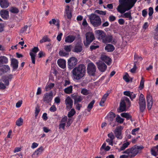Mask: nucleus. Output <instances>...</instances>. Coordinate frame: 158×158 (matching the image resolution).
Segmentation results:
<instances>
[{
  "mask_svg": "<svg viewBox=\"0 0 158 158\" xmlns=\"http://www.w3.org/2000/svg\"><path fill=\"white\" fill-rule=\"evenodd\" d=\"M137 0H119V5L117 8L118 11L121 14L130 10L134 6Z\"/></svg>",
  "mask_w": 158,
  "mask_h": 158,
  "instance_id": "nucleus-1",
  "label": "nucleus"
},
{
  "mask_svg": "<svg viewBox=\"0 0 158 158\" xmlns=\"http://www.w3.org/2000/svg\"><path fill=\"white\" fill-rule=\"evenodd\" d=\"M86 67L84 64H80L77 67L74 68L72 72L74 78L79 80L83 77L85 75Z\"/></svg>",
  "mask_w": 158,
  "mask_h": 158,
  "instance_id": "nucleus-2",
  "label": "nucleus"
},
{
  "mask_svg": "<svg viewBox=\"0 0 158 158\" xmlns=\"http://www.w3.org/2000/svg\"><path fill=\"white\" fill-rule=\"evenodd\" d=\"M91 24L94 27H98L102 24V20L100 17L94 13L88 16Z\"/></svg>",
  "mask_w": 158,
  "mask_h": 158,
  "instance_id": "nucleus-3",
  "label": "nucleus"
},
{
  "mask_svg": "<svg viewBox=\"0 0 158 158\" xmlns=\"http://www.w3.org/2000/svg\"><path fill=\"white\" fill-rule=\"evenodd\" d=\"M87 72L91 76H94L96 71V66L92 63L90 62L87 64Z\"/></svg>",
  "mask_w": 158,
  "mask_h": 158,
  "instance_id": "nucleus-4",
  "label": "nucleus"
},
{
  "mask_svg": "<svg viewBox=\"0 0 158 158\" xmlns=\"http://www.w3.org/2000/svg\"><path fill=\"white\" fill-rule=\"evenodd\" d=\"M86 41L84 42V45L88 47L89 45L94 39V34L92 32H87L85 34Z\"/></svg>",
  "mask_w": 158,
  "mask_h": 158,
  "instance_id": "nucleus-5",
  "label": "nucleus"
},
{
  "mask_svg": "<svg viewBox=\"0 0 158 158\" xmlns=\"http://www.w3.org/2000/svg\"><path fill=\"white\" fill-rule=\"evenodd\" d=\"M115 116V114L113 112L109 113L107 116L109 124L113 127H114L116 125V121L114 119Z\"/></svg>",
  "mask_w": 158,
  "mask_h": 158,
  "instance_id": "nucleus-6",
  "label": "nucleus"
},
{
  "mask_svg": "<svg viewBox=\"0 0 158 158\" xmlns=\"http://www.w3.org/2000/svg\"><path fill=\"white\" fill-rule=\"evenodd\" d=\"M139 103L140 111L143 112L146 108V102L144 96L142 94L140 95Z\"/></svg>",
  "mask_w": 158,
  "mask_h": 158,
  "instance_id": "nucleus-7",
  "label": "nucleus"
},
{
  "mask_svg": "<svg viewBox=\"0 0 158 158\" xmlns=\"http://www.w3.org/2000/svg\"><path fill=\"white\" fill-rule=\"evenodd\" d=\"M123 127L120 126L117 127L114 131L115 136L118 139H121L123 138L122 131Z\"/></svg>",
  "mask_w": 158,
  "mask_h": 158,
  "instance_id": "nucleus-8",
  "label": "nucleus"
},
{
  "mask_svg": "<svg viewBox=\"0 0 158 158\" xmlns=\"http://www.w3.org/2000/svg\"><path fill=\"white\" fill-rule=\"evenodd\" d=\"M77 60L74 57H72L68 60V68L70 69H73L77 64Z\"/></svg>",
  "mask_w": 158,
  "mask_h": 158,
  "instance_id": "nucleus-9",
  "label": "nucleus"
},
{
  "mask_svg": "<svg viewBox=\"0 0 158 158\" xmlns=\"http://www.w3.org/2000/svg\"><path fill=\"white\" fill-rule=\"evenodd\" d=\"M53 93L52 91L45 93L43 97V101L46 103L51 102L53 98Z\"/></svg>",
  "mask_w": 158,
  "mask_h": 158,
  "instance_id": "nucleus-10",
  "label": "nucleus"
},
{
  "mask_svg": "<svg viewBox=\"0 0 158 158\" xmlns=\"http://www.w3.org/2000/svg\"><path fill=\"white\" fill-rule=\"evenodd\" d=\"M39 51L38 47H34L31 50V51L30 53V55L31 56L32 62L34 64H35V59L36 56V54Z\"/></svg>",
  "mask_w": 158,
  "mask_h": 158,
  "instance_id": "nucleus-11",
  "label": "nucleus"
},
{
  "mask_svg": "<svg viewBox=\"0 0 158 158\" xmlns=\"http://www.w3.org/2000/svg\"><path fill=\"white\" fill-rule=\"evenodd\" d=\"M98 69L101 72H104L107 69L106 65L102 61L99 60L96 63Z\"/></svg>",
  "mask_w": 158,
  "mask_h": 158,
  "instance_id": "nucleus-12",
  "label": "nucleus"
},
{
  "mask_svg": "<svg viewBox=\"0 0 158 158\" xmlns=\"http://www.w3.org/2000/svg\"><path fill=\"white\" fill-rule=\"evenodd\" d=\"M103 43H111L112 44H115L116 41L115 40H113V36L111 35H106L105 37L102 40Z\"/></svg>",
  "mask_w": 158,
  "mask_h": 158,
  "instance_id": "nucleus-13",
  "label": "nucleus"
},
{
  "mask_svg": "<svg viewBox=\"0 0 158 158\" xmlns=\"http://www.w3.org/2000/svg\"><path fill=\"white\" fill-rule=\"evenodd\" d=\"M71 97L74 100V104L81 102L83 99V97L82 96L79 95L77 94H74L71 95Z\"/></svg>",
  "mask_w": 158,
  "mask_h": 158,
  "instance_id": "nucleus-14",
  "label": "nucleus"
},
{
  "mask_svg": "<svg viewBox=\"0 0 158 158\" xmlns=\"http://www.w3.org/2000/svg\"><path fill=\"white\" fill-rule=\"evenodd\" d=\"M146 99L147 102V107L148 110H150L151 109L153 105L152 97L150 94H148L147 96Z\"/></svg>",
  "mask_w": 158,
  "mask_h": 158,
  "instance_id": "nucleus-15",
  "label": "nucleus"
},
{
  "mask_svg": "<svg viewBox=\"0 0 158 158\" xmlns=\"http://www.w3.org/2000/svg\"><path fill=\"white\" fill-rule=\"evenodd\" d=\"M100 58L101 59L105 62L108 65H109L110 64L112 60L108 56L105 54H102Z\"/></svg>",
  "mask_w": 158,
  "mask_h": 158,
  "instance_id": "nucleus-16",
  "label": "nucleus"
},
{
  "mask_svg": "<svg viewBox=\"0 0 158 158\" xmlns=\"http://www.w3.org/2000/svg\"><path fill=\"white\" fill-rule=\"evenodd\" d=\"M65 104L67 109H70L73 107V101L69 97H68L65 100Z\"/></svg>",
  "mask_w": 158,
  "mask_h": 158,
  "instance_id": "nucleus-17",
  "label": "nucleus"
},
{
  "mask_svg": "<svg viewBox=\"0 0 158 158\" xmlns=\"http://www.w3.org/2000/svg\"><path fill=\"white\" fill-rule=\"evenodd\" d=\"M95 33L98 36V39L102 40H103L104 38L105 37L106 33L103 31L101 30H97L95 31Z\"/></svg>",
  "mask_w": 158,
  "mask_h": 158,
  "instance_id": "nucleus-18",
  "label": "nucleus"
},
{
  "mask_svg": "<svg viewBox=\"0 0 158 158\" xmlns=\"http://www.w3.org/2000/svg\"><path fill=\"white\" fill-rule=\"evenodd\" d=\"M1 16L5 19H7L9 18V11L7 10L3 9L0 11Z\"/></svg>",
  "mask_w": 158,
  "mask_h": 158,
  "instance_id": "nucleus-19",
  "label": "nucleus"
},
{
  "mask_svg": "<svg viewBox=\"0 0 158 158\" xmlns=\"http://www.w3.org/2000/svg\"><path fill=\"white\" fill-rule=\"evenodd\" d=\"M126 111V105L125 102V100H121L120 104L119 107L118 109V112L120 113Z\"/></svg>",
  "mask_w": 158,
  "mask_h": 158,
  "instance_id": "nucleus-20",
  "label": "nucleus"
},
{
  "mask_svg": "<svg viewBox=\"0 0 158 158\" xmlns=\"http://www.w3.org/2000/svg\"><path fill=\"white\" fill-rule=\"evenodd\" d=\"M82 50V45L81 44L78 43L76 44L73 51L76 53H79L81 52Z\"/></svg>",
  "mask_w": 158,
  "mask_h": 158,
  "instance_id": "nucleus-21",
  "label": "nucleus"
},
{
  "mask_svg": "<svg viewBox=\"0 0 158 158\" xmlns=\"http://www.w3.org/2000/svg\"><path fill=\"white\" fill-rule=\"evenodd\" d=\"M11 65L13 68V70L17 69L18 67V60L14 58L11 59Z\"/></svg>",
  "mask_w": 158,
  "mask_h": 158,
  "instance_id": "nucleus-22",
  "label": "nucleus"
},
{
  "mask_svg": "<svg viewBox=\"0 0 158 158\" xmlns=\"http://www.w3.org/2000/svg\"><path fill=\"white\" fill-rule=\"evenodd\" d=\"M66 62L65 60L61 59H59L57 60V64L60 67L64 69L66 68Z\"/></svg>",
  "mask_w": 158,
  "mask_h": 158,
  "instance_id": "nucleus-23",
  "label": "nucleus"
},
{
  "mask_svg": "<svg viewBox=\"0 0 158 158\" xmlns=\"http://www.w3.org/2000/svg\"><path fill=\"white\" fill-rule=\"evenodd\" d=\"M0 5L3 8H6L9 6V3L7 0H0Z\"/></svg>",
  "mask_w": 158,
  "mask_h": 158,
  "instance_id": "nucleus-24",
  "label": "nucleus"
},
{
  "mask_svg": "<svg viewBox=\"0 0 158 158\" xmlns=\"http://www.w3.org/2000/svg\"><path fill=\"white\" fill-rule=\"evenodd\" d=\"M110 147L108 146H106V143H104L100 148V154H104L103 150H105L106 151H107L110 150Z\"/></svg>",
  "mask_w": 158,
  "mask_h": 158,
  "instance_id": "nucleus-25",
  "label": "nucleus"
},
{
  "mask_svg": "<svg viewBox=\"0 0 158 158\" xmlns=\"http://www.w3.org/2000/svg\"><path fill=\"white\" fill-rule=\"evenodd\" d=\"M130 153L132 154L131 157H134L139 152V150H137L135 146L131 148H129Z\"/></svg>",
  "mask_w": 158,
  "mask_h": 158,
  "instance_id": "nucleus-26",
  "label": "nucleus"
},
{
  "mask_svg": "<svg viewBox=\"0 0 158 158\" xmlns=\"http://www.w3.org/2000/svg\"><path fill=\"white\" fill-rule=\"evenodd\" d=\"M75 37L72 35H69L65 37V42L71 43L73 42L75 40Z\"/></svg>",
  "mask_w": 158,
  "mask_h": 158,
  "instance_id": "nucleus-27",
  "label": "nucleus"
},
{
  "mask_svg": "<svg viewBox=\"0 0 158 158\" xmlns=\"http://www.w3.org/2000/svg\"><path fill=\"white\" fill-rule=\"evenodd\" d=\"M0 66L3 74L7 73L10 70V68L8 65H2Z\"/></svg>",
  "mask_w": 158,
  "mask_h": 158,
  "instance_id": "nucleus-28",
  "label": "nucleus"
},
{
  "mask_svg": "<svg viewBox=\"0 0 158 158\" xmlns=\"http://www.w3.org/2000/svg\"><path fill=\"white\" fill-rule=\"evenodd\" d=\"M122 13V14H123ZM120 16L121 17H122L124 18H128L130 20H131L132 19V17L131 15V11H129L127 12H124Z\"/></svg>",
  "mask_w": 158,
  "mask_h": 158,
  "instance_id": "nucleus-29",
  "label": "nucleus"
},
{
  "mask_svg": "<svg viewBox=\"0 0 158 158\" xmlns=\"http://www.w3.org/2000/svg\"><path fill=\"white\" fill-rule=\"evenodd\" d=\"M105 50L108 52H112L114 49V46L111 44H108L105 47Z\"/></svg>",
  "mask_w": 158,
  "mask_h": 158,
  "instance_id": "nucleus-30",
  "label": "nucleus"
},
{
  "mask_svg": "<svg viewBox=\"0 0 158 158\" xmlns=\"http://www.w3.org/2000/svg\"><path fill=\"white\" fill-rule=\"evenodd\" d=\"M121 116L124 118H127V119H130L131 121H132L131 119V116L128 113H123L121 114Z\"/></svg>",
  "mask_w": 158,
  "mask_h": 158,
  "instance_id": "nucleus-31",
  "label": "nucleus"
},
{
  "mask_svg": "<svg viewBox=\"0 0 158 158\" xmlns=\"http://www.w3.org/2000/svg\"><path fill=\"white\" fill-rule=\"evenodd\" d=\"M64 92L65 93L67 94H70L73 91V86H70L64 89Z\"/></svg>",
  "mask_w": 158,
  "mask_h": 158,
  "instance_id": "nucleus-32",
  "label": "nucleus"
},
{
  "mask_svg": "<svg viewBox=\"0 0 158 158\" xmlns=\"http://www.w3.org/2000/svg\"><path fill=\"white\" fill-rule=\"evenodd\" d=\"M9 10L12 13L14 14H17L19 11V9L15 7H11L10 8Z\"/></svg>",
  "mask_w": 158,
  "mask_h": 158,
  "instance_id": "nucleus-33",
  "label": "nucleus"
},
{
  "mask_svg": "<svg viewBox=\"0 0 158 158\" xmlns=\"http://www.w3.org/2000/svg\"><path fill=\"white\" fill-rule=\"evenodd\" d=\"M23 119L22 118H20L17 119L16 122V125L20 127L23 125Z\"/></svg>",
  "mask_w": 158,
  "mask_h": 158,
  "instance_id": "nucleus-34",
  "label": "nucleus"
},
{
  "mask_svg": "<svg viewBox=\"0 0 158 158\" xmlns=\"http://www.w3.org/2000/svg\"><path fill=\"white\" fill-rule=\"evenodd\" d=\"M72 46L71 45H65L64 46V49L66 52L69 53L71 50Z\"/></svg>",
  "mask_w": 158,
  "mask_h": 158,
  "instance_id": "nucleus-35",
  "label": "nucleus"
},
{
  "mask_svg": "<svg viewBox=\"0 0 158 158\" xmlns=\"http://www.w3.org/2000/svg\"><path fill=\"white\" fill-rule=\"evenodd\" d=\"M81 93L82 94L86 96L90 94L89 90L85 89L83 88L81 89Z\"/></svg>",
  "mask_w": 158,
  "mask_h": 158,
  "instance_id": "nucleus-36",
  "label": "nucleus"
},
{
  "mask_svg": "<svg viewBox=\"0 0 158 158\" xmlns=\"http://www.w3.org/2000/svg\"><path fill=\"white\" fill-rule=\"evenodd\" d=\"M95 102V100H94L92 101L88 105L87 107L88 111L89 112L92 108Z\"/></svg>",
  "mask_w": 158,
  "mask_h": 158,
  "instance_id": "nucleus-37",
  "label": "nucleus"
},
{
  "mask_svg": "<svg viewBox=\"0 0 158 158\" xmlns=\"http://www.w3.org/2000/svg\"><path fill=\"white\" fill-rule=\"evenodd\" d=\"M1 60V64H6L8 62V58L5 56H0Z\"/></svg>",
  "mask_w": 158,
  "mask_h": 158,
  "instance_id": "nucleus-38",
  "label": "nucleus"
},
{
  "mask_svg": "<svg viewBox=\"0 0 158 158\" xmlns=\"http://www.w3.org/2000/svg\"><path fill=\"white\" fill-rule=\"evenodd\" d=\"M129 144L130 143L128 142H127L126 143H123L120 149V151L124 150L125 148L127 147Z\"/></svg>",
  "mask_w": 158,
  "mask_h": 158,
  "instance_id": "nucleus-39",
  "label": "nucleus"
},
{
  "mask_svg": "<svg viewBox=\"0 0 158 158\" xmlns=\"http://www.w3.org/2000/svg\"><path fill=\"white\" fill-rule=\"evenodd\" d=\"M76 112L74 109H72L69 112L68 116V117L70 118L73 116L75 114Z\"/></svg>",
  "mask_w": 158,
  "mask_h": 158,
  "instance_id": "nucleus-40",
  "label": "nucleus"
},
{
  "mask_svg": "<svg viewBox=\"0 0 158 158\" xmlns=\"http://www.w3.org/2000/svg\"><path fill=\"white\" fill-rule=\"evenodd\" d=\"M124 119L121 118L119 115H117L116 118V121L118 123H123Z\"/></svg>",
  "mask_w": 158,
  "mask_h": 158,
  "instance_id": "nucleus-41",
  "label": "nucleus"
},
{
  "mask_svg": "<svg viewBox=\"0 0 158 158\" xmlns=\"http://www.w3.org/2000/svg\"><path fill=\"white\" fill-rule=\"evenodd\" d=\"M2 80L5 83V85L8 86L9 84V81L6 77H2Z\"/></svg>",
  "mask_w": 158,
  "mask_h": 158,
  "instance_id": "nucleus-42",
  "label": "nucleus"
},
{
  "mask_svg": "<svg viewBox=\"0 0 158 158\" xmlns=\"http://www.w3.org/2000/svg\"><path fill=\"white\" fill-rule=\"evenodd\" d=\"M95 13H97L100 15H106V11H103L98 10H96L95 11Z\"/></svg>",
  "mask_w": 158,
  "mask_h": 158,
  "instance_id": "nucleus-43",
  "label": "nucleus"
},
{
  "mask_svg": "<svg viewBox=\"0 0 158 158\" xmlns=\"http://www.w3.org/2000/svg\"><path fill=\"white\" fill-rule=\"evenodd\" d=\"M54 83H51L50 84L48 85L46 87L45 90L48 91L52 89L54 86Z\"/></svg>",
  "mask_w": 158,
  "mask_h": 158,
  "instance_id": "nucleus-44",
  "label": "nucleus"
},
{
  "mask_svg": "<svg viewBox=\"0 0 158 158\" xmlns=\"http://www.w3.org/2000/svg\"><path fill=\"white\" fill-rule=\"evenodd\" d=\"M50 40L49 39L47 36H44L43 38L40 41V43H42L43 42H46L47 41H49Z\"/></svg>",
  "mask_w": 158,
  "mask_h": 158,
  "instance_id": "nucleus-45",
  "label": "nucleus"
},
{
  "mask_svg": "<svg viewBox=\"0 0 158 158\" xmlns=\"http://www.w3.org/2000/svg\"><path fill=\"white\" fill-rule=\"evenodd\" d=\"M125 75L123 77V79L127 82H129L130 80L128 78L129 77V75L127 73H125Z\"/></svg>",
  "mask_w": 158,
  "mask_h": 158,
  "instance_id": "nucleus-46",
  "label": "nucleus"
},
{
  "mask_svg": "<svg viewBox=\"0 0 158 158\" xmlns=\"http://www.w3.org/2000/svg\"><path fill=\"white\" fill-rule=\"evenodd\" d=\"M144 81L143 80V78L142 77L140 82V85L139 87V88L140 90L142 89L144 87Z\"/></svg>",
  "mask_w": 158,
  "mask_h": 158,
  "instance_id": "nucleus-47",
  "label": "nucleus"
},
{
  "mask_svg": "<svg viewBox=\"0 0 158 158\" xmlns=\"http://www.w3.org/2000/svg\"><path fill=\"white\" fill-rule=\"evenodd\" d=\"M137 63V61H135L134 63V67L130 70V72L132 73H135V71L137 69L136 66V64Z\"/></svg>",
  "mask_w": 158,
  "mask_h": 158,
  "instance_id": "nucleus-48",
  "label": "nucleus"
},
{
  "mask_svg": "<svg viewBox=\"0 0 158 158\" xmlns=\"http://www.w3.org/2000/svg\"><path fill=\"white\" fill-rule=\"evenodd\" d=\"M69 54L67 52H64L62 51H60L59 52V54L60 56H65Z\"/></svg>",
  "mask_w": 158,
  "mask_h": 158,
  "instance_id": "nucleus-49",
  "label": "nucleus"
},
{
  "mask_svg": "<svg viewBox=\"0 0 158 158\" xmlns=\"http://www.w3.org/2000/svg\"><path fill=\"white\" fill-rule=\"evenodd\" d=\"M148 15L149 16H151L153 13V9L152 7H150L148 9Z\"/></svg>",
  "mask_w": 158,
  "mask_h": 158,
  "instance_id": "nucleus-50",
  "label": "nucleus"
},
{
  "mask_svg": "<svg viewBox=\"0 0 158 158\" xmlns=\"http://www.w3.org/2000/svg\"><path fill=\"white\" fill-rule=\"evenodd\" d=\"M108 136L109 138V139H111V140H113V139L115 138L114 135L113 134V133L112 132H110V133L108 134Z\"/></svg>",
  "mask_w": 158,
  "mask_h": 158,
  "instance_id": "nucleus-51",
  "label": "nucleus"
},
{
  "mask_svg": "<svg viewBox=\"0 0 158 158\" xmlns=\"http://www.w3.org/2000/svg\"><path fill=\"white\" fill-rule=\"evenodd\" d=\"M43 151V148L42 147H41L40 148L37 149L36 151L37 153H38V155H39L42 153Z\"/></svg>",
  "mask_w": 158,
  "mask_h": 158,
  "instance_id": "nucleus-52",
  "label": "nucleus"
},
{
  "mask_svg": "<svg viewBox=\"0 0 158 158\" xmlns=\"http://www.w3.org/2000/svg\"><path fill=\"white\" fill-rule=\"evenodd\" d=\"M68 19H70L72 17L71 11L66 13Z\"/></svg>",
  "mask_w": 158,
  "mask_h": 158,
  "instance_id": "nucleus-53",
  "label": "nucleus"
},
{
  "mask_svg": "<svg viewBox=\"0 0 158 158\" xmlns=\"http://www.w3.org/2000/svg\"><path fill=\"white\" fill-rule=\"evenodd\" d=\"M99 46L98 45H92L90 47V49L91 50H95L97 48H99Z\"/></svg>",
  "mask_w": 158,
  "mask_h": 158,
  "instance_id": "nucleus-54",
  "label": "nucleus"
},
{
  "mask_svg": "<svg viewBox=\"0 0 158 158\" xmlns=\"http://www.w3.org/2000/svg\"><path fill=\"white\" fill-rule=\"evenodd\" d=\"M30 27H28V26L27 25L24 26V27H23L22 30H21V32L23 33L25 31H26L28 29L29 30Z\"/></svg>",
  "mask_w": 158,
  "mask_h": 158,
  "instance_id": "nucleus-55",
  "label": "nucleus"
},
{
  "mask_svg": "<svg viewBox=\"0 0 158 158\" xmlns=\"http://www.w3.org/2000/svg\"><path fill=\"white\" fill-rule=\"evenodd\" d=\"M72 119L71 118H69L68 121L67 122L66 127H69L70 126L72 123Z\"/></svg>",
  "mask_w": 158,
  "mask_h": 158,
  "instance_id": "nucleus-56",
  "label": "nucleus"
},
{
  "mask_svg": "<svg viewBox=\"0 0 158 158\" xmlns=\"http://www.w3.org/2000/svg\"><path fill=\"white\" fill-rule=\"evenodd\" d=\"M66 124L65 123H63L60 124L59 125V128L60 129L62 128L63 130H65V126Z\"/></svg>",
  "mask_w": 158,
  "mask_h": 158,
  "instance_id": "nucleus-57",
  "label": "nucleus"
},
{
  "mask_svg": "<svg viewBox=\"0 0 158 158\" xmlns=\"http://www.w3.org/2000/svg\"><path fill=\"white\" fill-rule=\"evenodd\" d=\"M75 104H76V109L78 110H80L81 109V108L82 107V105L78 103H76Z\"/></svg>",
  "mask_w": 158,
  "mask_h": 158,
  "instance_id": "nucleus-58",
  "label": "nucleus"
},
{
  "mask_svg": "<svg viewBox=\"0 0 158 158\" xmlns=\"http://www.w3.org/2000/svg\"><path fill=\"white\" fill-rule=\"evenodd\" d=\"M151 152L152 154V155L154 156H156V153L155 151V148L153 147L151 148Z\"/></svg>",
  "mask_w": 158,
  "mask_h": 158,
  "instance_id": "nucleus-59",
  "label": "nucleus"
},
{
  "mask_svg": "<svg viewBox=\"0 0 158 158\" xmlns=\"http://www.w3.org/2000/svg\"><path fill=\"white\" fill-rule=\"evenodd\" d=\"M115 19V17L113 15H110L109 17V20L110 22L114 21Z\"/></svg>",
  "mask_w": 158,
  "mask_h": 158,
  "instance_id": "nucleus-60",
  "label": "nucleus"
},
{
  "mask_svg": "<svg viewBox=\"0 0 158 158\" xmlns=\"http://www.w3.org/2000/svg\"><path fill=\"white\" fill-rule=\"evenodd\" d=\"M106 141L108 143L109 145L111 146L113 145V140L110 139H106Z\"/></svg>",
  "mask_w": 158,
  "mask_h": 158,
  "instance_id": "nucleus-61",
  "label": "nucleus"
},
{
  "mask_svg": "<svg viewBox=\"0 0 158 158\" xmlns=\"http://www.w3.org/2000/svg\"><path fill=\"white\" fill-rule=\"evenodd\" d=\"M63 35V34L62 33H60L57 35V39L58 41H60L61 40V37Z\"/></svg>",
  "mask_w": 158,
  "mask_h": 158,
  "instance_id": "nucleus-62",
  "label": "nucleus"
},
{
  "mask_svg": "<svg viewBox=\"0 0 158 158\" xmlns=\"http://www.w3.org/2000/svg\"><path fill=\"white\" fill-rule=\"evenodd\" d=\"M130 95V96L129 97L132 100L133 99L136 97L135 94H134L132 92H131Z\"/></svg>",
  "mask_w": 158,
  "mask_h": 158,
  "instance_id": "nucleus-63",
  "label": "nucleus"
},
{
  "mask_svg": "<svg viewBox=\"0 0 158 158\" xmlns=\"http://www.w3.org/2000/svg\"><path fill=\"white\" fill-rule=\"evenodd\" d=\"M39 155L38 153H37L36 151H35V152L32 155V157L33 158H36Z\"/></svg>",
  "mask_w": 158,
  "mask_h": 158,
  "instance_id": "nucleus-64",
  "label": "nucleus"
}]
</instances>
